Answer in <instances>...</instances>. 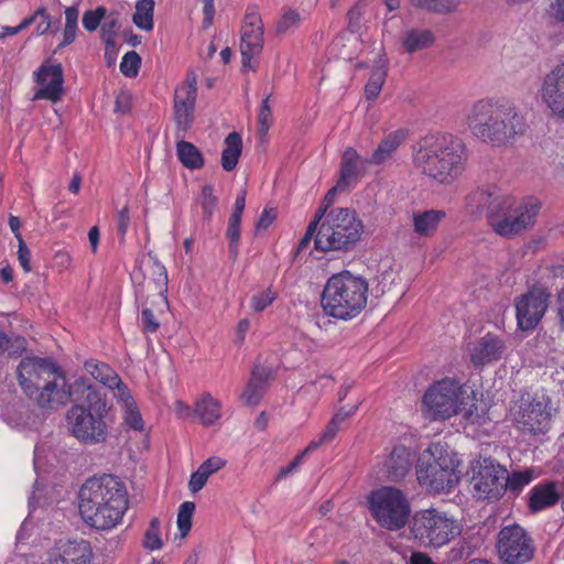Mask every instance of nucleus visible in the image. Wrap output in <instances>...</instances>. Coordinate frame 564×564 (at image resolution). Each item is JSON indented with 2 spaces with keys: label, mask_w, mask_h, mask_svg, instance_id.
<instances>
[{
  "label": "nucleus",
  "mask_w": 564,
  "mask_h": 564,
  "mask_svg": "<svg viewBox=\"0 0 564 564\" xmlns=\"http://www.w3.org/2000/svg\"><path fill=\"white\" fill-rule=\"evenodd\" d=\"M338 431L339 424L330 420L321 435L308 443L307 451H316L323 444L330 443L336 437Z\"/></svg>",
  "instance_id": "obj_50"
},
{
  "label": "nucleus",
  "mask_w": 564,
  "mask_h": 564,
  "mask_svg": "<svg viewBox=\"0 0 564 564\" xmlns=\"http://www.w3.org/2000/svg\"><path fill=\"white\" fill-rule=\"evenodd\" d=\"M434 40L430 30L412 29L402 36V45L408 53H414L431 46Z\"/></svg>",
  "instance_id": "obj_36"
},
{
  "label": "nucleus",
  "mask_w": 564,
  "mask_h": 564,
  "mask_svg": "<svg viewBox=\"0 0 564 564\" xmlns=\"http://www.w3.org/2000/svg\"><path fill=\"white\" fill-rule=\"evenodd\" d=\"M464 419L467 423L470 424H485L489 420L486 404L484 402H474L468 409L465 410Z\"/></svg>",
  "instance_id": "obj_47"
},
{
  "label": "nucleus",
  "mask_w": 564,
  "mask_h": 564,
  "mask_svg": "<svg viewBox=\"0 0 564 564\" xmlns=\"http://www.w3.org/2000/svg\"><path fill=\"white\" fill-rule=\"evenodd\" d=\"M109 390H113L116 391L115 393V398L117 399L118 403L121 404L122 408L127 406V405H132V403H134V398L132 397L131 394V391L130 389L128 388V386L126 383L122 382V380L120 379V382L117 384H112Z\"/></svg>",
  "instance_id": "obj_55"
},
{
  "label": "nucleus",
  "mask_w": 564,
  "mask_h": 564,
  "mask_svg": "<svg viewBox=\"0 0 564 564\" xmlns=\"http://www.w3.org/2000/svg\"><path fill=\"white\" fill-rule=\"evenodd\" d=\"M368 164H371L369 159L361 156L356 149L347 148L341 155L337 188L345 192L356 185L365 175Z\"/></svg>",
  "instance_id": "obj_22"
},
{
  "label": "nucleus",
  "mask_w": 564,
  "mask_h": 564,
  "mask_svg": "<svg viewBox=\"0 0 564 564\" xmlns=\"http://www.w3.org/2000/svg\"><path fill=\"white\" fill-rule=\"evenodd\" d=\"M312 451H307V447L301 452L300 454H297L288 466L285 467H282L280 470H279V474L276 476L278 479H282V478H285L288 477L293 470H295L297 468V466H300L303 462V458L304 456L307 454V453H311Z\"/></svg>",
  "instance_id": "obj_61"
},
{
  "label": "nucleus",
  "mask_w": 564,
  "mask_h": 564,
  "mask_svg": "<svg viewBox=\"0 0 564 564\" xmlns=\"http://www.w3.org/2000/svg\"><path fill=\"white\" fill-rule=\"evenodd\" d=\"M269 378L270 371L268 369L262 366L253 367L247 387L241 394V399L247 405L254 406L260 402L267 390Z\"/></svg>",
  "instance_id": "obj_29"
},
{
  "label": "nucleus",
  "mask_w": 564,
  "mask_h": 564,
  "mask_svg": "<svg viewBox=\"0 0 564 564\" xmlns=\"http://www.w3.org/2000/svg\"><path fill=\"white\" fill-rule=\"evenodd\" d=\"M123 410V422L124 424L133 430V431H138V432H141L143 431L144 429V422H143V419L141 416V413H140V410L137 405V403H132V405H127L124 408H122Z\"/></svg>",
  "instance_id": "obj_49"
},
{
  "label": "nucleus",
  "mask_w": 564,
  "mask_h": 564,
  "mask_svg": "<svg viewBox=\"0 0 564 564\" xmlns=\"http://www.w3.org/2000/svg\"><path fill=\"white\" fill-rule=\"evenodd\" d=\"M129 509V495L123 481L104 474L88 478L78 492V510L83 521L99 531L115 529Z\"/></svg>",
  "instance_id": "obj_1"
},
{
  "label": "nucleus",
  "mask_w": 564,
  "mask_h": 564,
  "mask_svg": "<svg viewBox=\"0 0 564 564\" xmlns=\"http://www.w3.org/2000/svg\"><path fill=\"white\" fill-rule=\"evenodd\" d=\"M368 508L376 522L390 531L402 529L409 521L411 506L404 492L383 486L370 492Z\"/></svg>",
  "instance_id": "obj_11"
},
{
  "label": "nucleus",
  "mask_w": 564,
  "mask_h": 564,
  "mask_svg": "<svg viewBox=\"0 0 564 564\" xmlns=\"http://www.w3.org/2000/svg\"><path fill=\"white\" fill-rule=\"evenodd\" d=\"M242 152V139L238 132H230L225 139V148L221 152V166L225 171L235 170Z\"/></svg>",
  "instance_id": "obj_34"
},
{
  "label": "nucleus",
  "mask_w": 564,
  "mask_h": 564,
  "mask_svg": "<svg viewBox=\"0 0 564 564\" xmlns=\"http://www.w3.org/2000/svg\"><path fill=\"white\" fill-rule=\"evenodd\" d=\"M549 13L555 21L564 23V0H552Z\"/></svg>",
  "instance_id": "obj_64"
},
{
  "label": "nucleus",
  "mask_w": 564,
  "mask_h": 564,
  "mask_svg": "<svg viewBox=\"0 0 564 564\" xmlns=\"http://www.w3.org/2000/svg\"><path fill=\"white\" fill-rule=\"evenodd\" d=\"M118 22L116 19L107 20L104 24H101V40L106 45V56L109 54V51L115 50V40H116V28Z\"/></svg>",
  "instance_id": "obj_53"
},
{
  "label": "nucleus",
  "mask_w": 564,
  "mask_h": 564,
  "mask_svg": "<svg viewBox=\"0 0 564 564\" xmlns=\"http://www.w3.org/2000/svg\"><path fill=\"white\" fill-rule=\"evenodd\" d=\"M197 80L194 74H187L185 82L177 86L174 94V119L177 129L187 131L194 120L197 97Z\"/></svg>",
  "instance_id": "obj_19"
},
{
  "label": "nucleus",
  "mask_w": 564,
  "mask_h": 564,
  "mask_svg": "<svg viewBox=\"0 0 564 564\" xmlns=\"http://www.w3.org/2000/svg\"><path fill=\"white\" fill-rule=\"evenodd\" d=\"M17 371L20 387L40 408L53 409L66 402V391L58 389L54 381L48 380L55 372V367L48 359L23 358Z\"/></svg>",
  "instance_id": "obj_7"
},
{
  "label": "nucleus",
  "mask_w": 564,
  "mask_h": 564,
  "mask_svg": "<svg viewBox=\"0 0 564 564\" xmlns=\"http://www.w3.org/2000/svg\"><path fill=\"white\" fill-rule=\"evenodd\" d=\"M384 82H386V72L384 70L377 69V70L372 72V74L365 87L366 98L368 100H375L379 96Z\"/></svg>",
  "instance_id": "obj_46"
},
{
  "label": "nucleus",
  "mask_w": 564,
  "mask_h": 564,
  "mask_svg": "<svg viewBox=\"0 0 564 564\" xmlns=\"http://www.w3.org/2000/svg\"><path fill=\"white\" fill-rule=\"evenodd\" d=\"M176 155L182 165L188 170H199L205 164L200 150L194 143L185 140L176 142Z\"/></svg>",
  "instance_id": "obj_33"
},
{
  "label": "nucleus",
  "mask_w": 564,
  "mask_h": 564,
  "mask_svg": "<svg viewBox=\"0 0 564 564\" xmlns=\"http://www.w3.org/2000/svg\"><path fill=\"white\" fill-rule=\"evenodd\" d=\"M505 349V341L499 336L487 333L474 344L470 350V361L476 367L491 364L501 358Z\"/></svg>",
  "instance_id": "obj_23"
},
{
  "label": "nucleus",
  "mask_w": 564,
  "mask_h": 564,
  "mask_svg": "<svg viewBox=\"0 0 564 564\" xmlns=\"http://www.w3.org/2000/svg\"><path fill=\"white\" fill-rule=\"evenodd\" d=\"M208 478L209 477L205 474V471H203L200 468H197V470L191 475L188 481L189 491L196 494L199 490H202L206 485Z\"/></svg>",
  "instance_id": "obj_59"
},
{
  "label": "nucleus",
  "mask_w": 564,
  "mask_h": 564,
  "mask_svg": "<svg viewBox=\"0 0 564 564\" xmlns=\"http://www.w3.org/2000/svg\"><path fill=\"white\" fill-rule=\"evenodd\" d=\"M195 511V503L192 501H184L177 512V529L181 536H186L192 529L193 514Z\"/></svg>",
  "instance_id": "obj_41"
},
{
  "label": "nucleus",
  "mask_w": 564,
  "mask_h": 564,
  "mask_svg": "<svg viewBox=\"0 0 564 564\" xmlns=\"http://www.w3.org/2000/svg\"><path fill=\"white\" fill-rule=\"evenodd\" d=\"M195 414L203 425L212 426L221 417V403L209 392H205L195 404Z\"/></svg>",
  "instance_id": "obj_31"
},
{
  "label": "nucleus",
  "mask_w": 564,
  "mask_h": 564,
  "mask_svg": "<svg viewBox=\"0 0 564 564\" xmlns=\"http://www.w3.org/2000/svg\"><path fill=\"white\" fill-rule=\"evenodd\" d=\"M226 459L219 456H212L204 460L198 468H200L209 477L226 466Z\"/></svg>",
  "instance_id": "obj_56"
},
{
  "label": "nucleus",
  "mask_w": 564,
  "mask_h": 564,
  "mask_svg": "<svg viewBox=\"0 0 564 564\" xmlns=\"http://www.w3.org/2000/svg\"><path fill=\"white\" fill-rule=\"evenodd\" d=\"M412 162L422 175L448 185L465 171L467 149L462 139L451 133L427 134L413 148Z\"/></svg>",
  "instance_id": "obj_2"
},
{
  "label": "nucleus",
  "mask_w": 564,
  "mask_h": 564,
  "mask_svg": "<svg viewBox=\"0 0 564 564\" xmlns=\"http://www.w3.org/2000/svg\"><path fill=\"white\" fill-rule=\"evenodd\" d=\"M28 341L25 337L17 335V336H8L6 334V340L0 348V352L8 351L11 356H21L24 351H26Z\"/></svg>",
  "instance_id": "obj_52"
},
{
  "label": "nucleus",
  "mask_w": 564,
  "mask_h": 564,
  "mask_svg": "<svg viewBox=\"0 0 564 564\" xmlns=\"http://www.w3.org/2000/svg\"><path fill=\"white\" fill-rule=\"evenodd\" d=\"M550 294L533 288L516 299V317L520 329L531 330L538 326L549 306Z\"/></svg>",
  "instance_id": "obj_16"
},
{
  "label": "nucleus",
  "mask_w": 564,
  "mask_h": 564,
  "mask_svg": "<svg viewBox=\"0 0 564 564\" xmlns=\"http://www.w3.org/2000/svg\"><path fill=\"white\" fill-rule=\"evenodd\" d=\"M326 209L318 208L315 213L314 218L310 221L304 236L301 238V240L297 243V247L294 252V257L300 256L301 253L305 252L306 249L310 247L312 239L316 237V234L319 228V223L325 214Z\"/></svg>",
  "instance_id": "obj_39"
},
{
  "label": "nucleus",
  "mask_w": 564,
  "mask_h": 564,
  "mask_svg": "<svg viewBox=\"0 0 564 564\" xmlns=\"http://www.w3.org/2000/svg\"><path fill=\"white\" fill-rule=\"evenodd\" d=\"M278 299V292L270 285L258 292L250 299V307L253 312H262Z\"/></svg>",
  "instance_id": "obj_43"
},
{
  "label": "nucleus",
  "mask_w": 564,
  "mask_h": 564,
  "mask_svg": "<svg viewBox=\"0 0 564 564\" xmlns=\"http://www.w3.org/2000/svg\"><path fill=\"white\" fill-rule=\"evenodd\" d=\"M364 234L362 220L349 208L336 207L325 212L315 237V249L322 252L348 251Z\"/></svg>",
  "instance_id": "obj_8"
},
{
  "label": "nucleus",
  "mask_w": 564,
  "mask_h": 564,
  "mask_svg": "<svg viewBox=\"0 0 564 564\" xmlns=\"http://www.w3.org/2000/svg\"><path fill=\"white\" fill-rule=\"evenodd\" d=\"M414 7L436 13H448L458 6V0H409Z\"/></svg>",
  "instance_id": "obj_42"
},
{
  "label": "nucleus",
  "mask_w": 564,
  "mask_h": 564,
  "mask_svg": "<svg viewBox=\"0 0 564 564\" xmlns=\"http://www.w3.org/2000/svg\"><path fill=\"white\" fill-rule=\"evenodd\" d=\"M147 268L151 274L150 276L144 275L147 289L155 292L159 310L162 311V307L167 306L166 293L169 279L166 268L156 259L149 261Z\"/></svg>",
  "instance_id": "obj_26"
},
{
  "label": "nucleus",
  "mask_w": 564,
  "mask_h": 564,
  "mask_svg": "<svg viewBox=\"0 0 564 564\" xmlns=\"http://www.w3.org/2000/svg\"><path fill=\"white\" fill-rule=\"evenodd\" d=\"M197 204L202 208L203 217L209 221L218 204V198L214 194L213 185L206 184L202 187L200 194L197 198Z\"/></svg>",
  "instance_id": "obj_40"
},
{
  "label": "nucleus",
  "mask_w": 564,
  "mask_h": 564,
  "mask_svg": "<svg viewBox=\"0 0 564 564\" xmlns=\"http://www.w3.org/2000/svg\"><path fill=\"white\" fill-rule=\"evenodd\" d=\"M540 209L541 204L536 199L517 202L503 196L492 205L487 221L497 235L510 239L532 227Z\"/></svg>",
  "instance_id": "obj_9"
},
{
  "label": "nucleus",
  "mask_w": 564,
  "mask_h": 564,
  "mask_svg": "<svg viewBox=\"0 0 564 564\" xmlns=\"http://www.w3.org/2000/svg\"><path fill=\"white\" fill-rule=\"evenodd\" d=\"M502 197L503 195H499L488 188H477L466 196V210L471 215H478L486 210L487 216L490 214L492 205L502 199Z\"/></svg>",
  "instance_id": "obj_30"
},
{
  "label": "nucleus",
  "mask_w": 564,
  "mask_h": 564,
  "mask_svg": "<svg viewBox=\"0 0 564 564\" xmlns=\"http://www.w3.org/2000/svg\"><path fill=\"white\" fill-rule=\"evenodd\" d=\"M270 95L263 98L258 112V129L260 134L265 135L272 123V111L270 107Z\"/></svg>",
  "instance_id": "obj_51"
},
{
  "label": "nucleus",
  "mask_w": 564,
  "mask_h": 564,
  "mask_svg": "<svg viewBox=\"0 0 564 564\" xmlns=\"http://www.w3.org/2000/svg\"><path fill=\"white\" fill-rule=\"evenodd\" d=\"M444 210H425L413 214L414 231L421 237H432L436 232L440 223L445 218Z\"/></svg>",
  "instance_id": "obj_32"
},
{
  "label": "nucleus",
  "mask_w": 564,
  "mask_h": 564,
  "mask_svg": "<svg viewBox=\"0 0 564 564\" xmlns=\"http://www.w3.org/2000/svg\"><path fill=\"white\" fill-rule=\"evenodd\" d=\"M410 532L420 545L440 549L462 533V524L446 511L431 507L414 512Z\"/></svg>",
  "instance_id": "obj_10"
},
{
  "label": "nucleus",
  "mask_w": 564,
  "mask_h": 564,
  "mask_svg": "<svg viewBox=\"0 0 564 564\" xmlns=\"http://www.w3.org/2000/svg\"><path fill=\"white\" fill-rule=\"evenodd\" d=\"M368 293L367 280L345 270L333 274L326 281L321 304L327 316L350 321L366 308Z\"/></svg>",
  "instance_id": "obj_5"
},
{
  "label": "nucleus",
  "mask_w": 564,
  "mask_h": 564,
  "mask_svg": "<svg viewBox=\"0 0 564 564\" xmlns=\"http://www.w3.org/2000/svg\"><path fill=\"white\" fill-rule=\"evenodd\" d=\"M540 96L554 116L564 118V62L544 76Z\"/></svg>",
  "instance_id": "obj_21"
},
{
  "label": "nucleus",
  "mask_w": 564,
  "mask_h": 564,
  "mask_svg": "<svg viewBox=\"0 0 564 564\" xmlns=\"http://www.w3.org/2000/svg\"><path fill=\"white\" fill-rule=\"evenodd\" d=\"M33 15H35V18L36 17L42 18V21L37 23L36 29H35L36 35H44L45 33H47L48 30L51 29L52 21H51V17H50V14H47L45 8H43V7L39 8L34 12Z\"/></svg>",
  "instance_id": "obj_60"
},
{
  "label": "nucleus",
  "mask_w": 564,
  "mask_h": 564,
  "mask_svg": "<svg viewBox=\"0 0 564 564\" xmlns=\"http://www.w3.org/2000/svg\"><path fill=\"white\" fill-rule=\"evenodd\" d=\"M67 397L80 402L72 405L66 415L72 435L88 445L104 443L108 436L106 395L89 379L78 378L69 386Z\"/></svg>",
  "instance_id": "obj_4"
},
{
  "label": "nucleus",
  "mask_w": 564,
  "mask_h": 564,
  "mask_svg": "<svg viewBox=\"0 0 564 564\" xmlns=\"http://www.w3.org/2000/svg\"><path fill=\"white\" fill-rule=\"evenodd\" d=\"M514 427L523 434L544 435L551 429L552 401L545 394L521 397L510 409Z\"/></svg>",
  "instance_id": "obj_12"
},
{
  "label": "nucleus",
  "mask_w": 564,
  "mask_h": 564,
  "mask_svg": "<svg viewBox=\"0 0 564 564\" xmlns=\"http://www.w3.org/2000/svg\"><path fill=\"white\" fill-rule=\"evenodd\" d=\"M84 368L95 380L107 387L120 382L118 373L106 362L96 359H88L84 364Z\"/></svg>",
  "instance_id": "obj_35"
},
{
  "label": "nucleus",
  "mask_w": 564,
  "mask_h": 564,
  "mask_svg": "<svg viewBox=\"0 0 564 564\" xmlns=\"http://www.w3.org/2000/svg\"><path fill=\"white\" fill-rule=\"evenodd\" d=\"M466 123L475 138L494 147L509 143L525 128L518 107L506 98L477 100L470 107Z\"/></svg>",
  "instance_id": "obj_3"
},
{
  "label": "nucleus",
  "mask_w": 564,
  "mask_h": 564,
  "mask_svg": "<svg viewBox=\"0 0 564 564\" xmlns=\"http://www.w3.org/2000/svg\"><path fill=\"white\" fill-rule=\"evenodd\" d=\"M160 520L158 518L151 519L148 529L144 532L143 546L147 550H160L163 545L160 534Z\"/></svg>",
  "instance_id": "obj_44"
},
{
  "label": "nucleus",
  "mask_w": 564,
  "mask_h": 564,
  "mask_svg": "<svg viewBox=\"0 0 564 564\" xmlns=\"http://www.w3.org/2000/svg\"><path fill=\"white\" fill-rule=\"evenodd\" d=\"M130 225V212L129 207H122L117 215V229L120 240H123Z\"/></svg>",
  "instance_id": "obj_58"
},
{
  "label": "nucleus",
  "mask_w": 564,
  "mask_h": 564,
  "mask_svg": "<svg viewBox=\"0 0 564 564\" xmlns=\"http://www.w3.org/2000/svg\"><path fill=\"white\" fill-rule=\"evenodd\" d=\"M263 48V23L260 14L253 8H248L240 36V52L242 67L253 69L251 62Z\"/></svg>",
  "instance_id": "obj_17"
},
{
  "label": "nucleus",
  "mask_w": 564,
  "mask_h": 564,
  "mask_svg": "<svg viewBox=\"0 0 564 564\" xmlns=\"http://www.w3.org/2000/svg\"><path fill=\"white\" fill-rule=\"evenodd\" d=\"M94 551L89 541H58L47 552L46 564H93Z\"/></svg>",
  "instance_id": "obj_18"
},
{
  "label": "nucleus",
  "mask_w": 564,
  "mask_h": 564,
  "mask_svg": "<svg viewBox=\"0 0 564 564\" xmlns=\"http://www.w3.org/2000/svg\"><path fill=\"white\" fill-rule=\"evenodd\" d=\"M34 80L39 85L33 100L59 101L64 94V72L61 64H42L34 72Z\"/></svg>",
  "instance_id": "obj_20"
},
{
  "label": "nucleus",
  "mask_w": 564,
  "mask_h": 564,
  "mask_svg": "<svg viewBox=\"0 0 564 564\" xmlns=\"http://www.w3.org/2000/svg\"><path fill=\"white\" fill-rule=\"evenodd\" d=\"M154 0H139L135 3V11L133 13V23L143 31H151L154 26L153 23Z\"/></svg>",
  "instance_id": "obj_38"
},
{
  "label": "nucleus",
  "mask_w": 564,
  "mask_h": 564,
  "mask_svg": "<svg viewBox=\"0 0 564 564\" xmlns=\"http://www.w3.org/2000/svg\"><path fill=\"white\" fill-rule=\"evenodd\" d=\"M409 130L404 128L397 129L388 133L373 150L369 162L373 165H381L392 158L393 153L408 139Z\"/></svg>",
  "instance_id": "obj_28"
},
{
  "label": "nucleus",
  "mask_w": 564,
  "mask_h": 564,
  "mask_svg": "<svg viewBox=\"0 0 564 564\" xmlns=\"http://www.w3.org/2000/svg\"><path fill=\"white\" fill-rule=\"evenodd\" d=\"M141 329L144 334H153L160 328V322L150 307H143L141 311Z\"/></svg>",
  "instance_id": "obj_54"
},
{
  "label": "nucleus",
  "mask_w": 564,
  "mask_h": 564,
  "mask_svg": "<svg viewBox=\"0 0 564 564\" xmlns=\"http://www.w3.org/2000/svg\"><path fill=\"white\" fill-rule=\"evenodd\" d=\"M560 500L555 481L539 482L529 491L528 507L532 512H539L555 506Z\"/></svg>",
  "instance_id": "obj_27"
},
{
  "label": "nucleus",
  "mask_w": 564,
  "mask_h": 564,
  "mask_svg": "<svg viewBox=\"0 0 564 564\" xmlns=\"http://www.w3.org/2000/svg\"><path fill=\"white\" fill-rule=\"evenodd\" d=\"M18 260L25 273L31 272V252L24 241V239H20L18 241Z\"/></svg>",
  "instance_id": "obj_57"
},
{
  "label": "nucleus",
  "mask_w": 564,
  "mask_h": 564,
  "mask_svg": "<svg viewBox=\"0 0 564 564\" xmlns=\"http://www.w3.org/2000/svg\"><path fill=\"white\" fill-rule=\"evenodd\" d=\"M247 191L241 188L236 196L234 210L229 216L227 229L225 232L228 240L229 258L236 261L239 256L241 217L246 207Z\"/></svg>",
  "instance_id": "obj_24"
},
{
  "label": "nucleus",
  "mask_w": 564,
  "mask_h": 564,
  "mask_svg": "<svg viewBox=\"0 0 564 564\" xmlns=\"http://www.w3.org/2000/svg\"><path fill=\"white\" fill-rule=\"evenodd\" d=\"M412 464V452L405 446H395L383 463V471L389 480L398 481L409 474Z\"/></svg>",
  "instance_id": "obj_25"
},
{
  "label": "nucleus",
  "mask_w": 564,
  "mask_h": 564,
  "mask_svg": "<svg viewBox=\"0 0 564 564\" xmlns=\"http://www.w3.org/2000/svg\"><path fill=\"white\" fill-rule=\"evenodd\" d=\"M300 20V14L295 10L286 11L278 23V31L284 32Z\"/></svg>",
  "instance_id": "obj_62"
},
{
  "label": "nucleus",
  "mask_w": 564,
  "mask_h": 564,
  "mask_svg": "<svg viewBox=\"0 0 564 564\" xmlns=\"http://www.w3.org/2000/svg\"><path fill=\"white\" fill-rule=\"evenodd\" d=\"M471 486L474 496L488 502L497 501L503 496L502 477L507 469L490 457L471 462Z\"/></svg>",
  "instance_id": "obj_15"
},
{
  "label": "nucleus",
  "mask_w": 564,
  "mask_h": 564,
  "mask_svg": "<svg viewBox=\"0 0 564 564\" xmlns=\"http://www.w3.org/2000/svg\"><path fill=\"white\" fill-rule=\"evenodd\" d=\"M141 66V57L135 51L127 52L121 59L120 70L127 77H135Z\"/></svg>",
  "instance_id": "obj_45"
},
{
  "label": "nucleus",
  "mask_w": 564,
  "mask_h": 564,
  "mask_svg": "<svg viewBox=\"0 0 564 564\" xmlns=\"http://www.w3.org/2000/svg\"><path fill=\"white\" fill-rule=\"evenodd\" d=\"M534 479L531 469L513 470L502 477L503 494L509 490L512 495H519L525 486Z\"/></svg>",
  "instance_id": "obj_37"
},
{
  "label": "nucleus",
  "mask_w": 564,
  "mask_h": 564,
  "mask_svg": "<svg viewBox=\"0 0 564 564\" xmlns=\"http://www.w3.org/2000/svg\"><path fill=\"white\" fill-rule=\"evenodd\" d=\"M460 460L445 443H432L420 456L415 473L429 494L451 492L460 481Z\"/></svg>",
  "instance_id": "obj_6"
},
{
  "label": "nucleus",
  "mask_w": 564,
  "mask_h": 564,
  "mask_svg": "<svg viewBox=\"0 0 564 564\" xmlns=\"http://www.w3.org/2000/svg\"><path fill=\"white\" fill-rule=\"evenodd\" d=\"M35 21V15L25 18L18 26H3L0 37L13 36L22 30L29 28Z\"/></svg>",
  "instance_id": "obj_63"
},
{
  "label": "nucleus",
  "mask_w": 564,
  "mask_h": 564,
  "mask_svg": "<svg viewBox=\"0 0 564 564\" xmlns=\"http://www.w3.org/2000/svg\"><path fill=\"white\" fill-rule=\"evenodd\" d=\"M463 387L454 378L434 382L425 391L422 406L425 415L434 421L448 420L456 415L462 405Z\"/></svg>",
  "instance_id": "obj_13"
},
{
  "label": "nucleus",
  "mask_w": 564,
  "mask_h": 564,
  "mask_svg": "<svg viewBox=\"0 0 564 564\" xmlns=\"http://www.w3.org/2000/svg\"><path fill=\"white\" fill-rule=\"evenodd\" d=\"M107 10L105 7L99 6L94 10H87L83 14V26L88 32H94L98 29L101 21L105 19Z\"/></svg>",
  "instance_id": "obj_48"
},
{
  "label": "nucleus",
  "mask_w": 564,
  "mask_h": 564,
  "mask_svg": "<svg viewBox=\"0 0 564 564\" xmlns=\"http://www.w3.org/2000/svg\"><path fill=\"white\" fill-rule=\"evenodd\" d=\"M496 552L502 564H527L535 553L534 540L520 524H508L497 534Z\"/></svg>",
  "instance_id": "obj_14"
}]
</instances>
